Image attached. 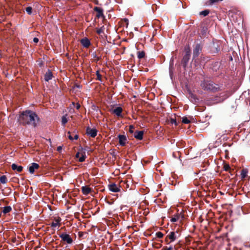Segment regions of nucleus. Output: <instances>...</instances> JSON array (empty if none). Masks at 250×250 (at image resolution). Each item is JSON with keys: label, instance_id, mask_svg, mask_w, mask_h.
Wrapping results in <instances>:
<instances>
[{"label": "nucleus", "instance_id": "1", "mask_svg": "<svg viewBox=\"0 0 250 250\" xmlns=\"http://www.w3.org/2000/svg\"><path fill=\"white\" fill-rule=\"evenodd\" d=\"M39 118L36 114L30 110L23 111L20 115L19 122L22 125H31L34 127L37 125L36 122L39 121Z\"/></svg>", "mask_w": 250, "mask_h": 250}, {"label": "nucleus", "instance_id": "2", "mask_svg": "<svg viewBox=\"0 0 250 250\" xmlns=\"http://www.w3.org/2000/svg\"><path fill=\"white\" fill-rule=\"evenodd\" d=\"M62 219L59 216L54 217L52 219V222L50 224V227L54 229H58L62 224Z\"/></svg>", "mask_w": 250, "mask_h": 250}, {"label": "nucleus", "instance_id": "3", "mask_svg": "<svg viewBox=\"0 0 250 250\" xmlns=\"http://www.w3.org/2000/svg\"><path fill=\"white\" fill-rule=\"evenodd\" d=\"M176 239V233L174 231L170 232L165 238V242L167 244L174 241Z\"/></svg>", "mask_w": 250, "mask_h": 250}, {"label": "nucleus", "instance_id": "4", "mask_svg": "<svg viewBox=\"0 0 250 250\" xmlns=\"http://www.w3.org/2000/svg\"><path fill=\"white\" fill-rule=\"evenodd\" d=\"M60 237L62 239L63 242L67 244H71L73 242V240L70 236L66 233H62L60 235Z\"/></svg>", "mask_w": 250, "mask_h": 250}, {"label": "nucleus", "instance_id": "5", "mask_svg": "<svg viewBox=\"0 0 250 250\" xmlns=\"http://www.w3.org/2000/svg\"><path fill=\"white\" fill-rule=\"evenodd\" d=\"M108 188L110 191L113 192H118L120 191V188L121 187L120 186H118L115 184L112 183L111 184H109L108 186Z\"/></svg>", "mask_w": 250, "mask_h": 250}, {"label": "nucleus", "instance_id": "6", "mask_svg": "<svg viewBox=\"0 0 250 250\" xmlns=\"http://www.w3.org/2000/svg\"><path fill=\"white\" fill-rule=\"evenodd\" d=\"M229 15L230 18H232L233 21H237L238 16H239V17L241 18V13L239 11L237 12L236 13H235L234 11L232 10L229 11Z\"/></svg>", "mask_w": 250, "mask_h": 250}, {"label": "nucleus", "instance_id": "7", "mask_svg": "<svg viewBox=\"0 0 250 250\" xmlns=\"http://www.w3.org/2000/svg\"><path fill=\"white\" fill-rule=\"evenodd\" d=\"M76 157L78 159L79 162H83L84 161L86 156L85 153L81 151L76 153Z\"/></svg>", "mask_w": 250, "mask_h": 250}, {"label": "nucleus", "instance_id": "8", "mask_svg": "<svg viewBox=\"0 0 250 250\" xmlns=\"http://www.w3.org/2000/svg\"><path fill=\"white\" fill-rule=\"evenodd\" d=\"M97 130L94 128L87 127L86 129V133L91 137H95L97 135Z\"/></svg>", "mask_w": 250, "mask_h": 250}, {"label": "nucleus", "instance_id": "9", "mask_svg": "<svg viewBox=\"0 0 250 250\" xmlns=\"http://www.w3.org/2000/svg\"><path fill=\"white\" fill-rule=\"evenodd\" d=\"M39 168V165L37 163H33L29 167V171L30 173H33L36 169Z\"/></svg>", "mask_w": 250, "mask_h": 250}, {"label": "nucleus", "instance_id": "10", "mask_svg": "<svg viewBox=\"0 0 250 250\" xmlns=\"http://www.w3.org/2000/svg\"><path fill=\"white\" fill-rule=\"evenodd\" d=\"M118 138L120 145L122 146H125L127 141L126 136L124 135H119Z\"/></svg>", "mask_w": 250, "mask_h": 250}, {"label": "nucleus", "instance_id": "11", "mask_svg": "<svg viewBox=\"0 0 250 250\" xmlns=\"http://www.w3.org/2000/svg\"><path fill=\"white\" fill-rule=\"evenodd\" d=\"M82 45L85 48H88L90 45V42L87 38H84L81 40Z\"/></svg>", "mask_w": 250, "mask_h": 250}, {"label": "nucleus", "instance_id": "12", "mask_svg": "<svg viewBox=\"0 0 250 250\" xmlns=\"http://www.w3.org/2000/svg\"><path fill=\"white\" fill-rule=\"evenodd\" d=\"M202 47H201L200 44H197L193 50V56L194 57H197L199 56L200 52L201 51Z\"/></svg>", "mask_w": 250, "mask_h": 250}, {"label": "nucleus", "instance_id": "13", "mask_svg": "<svg viewBox=\"0 0 250 250\" xmlns=\"http://www.w3.org/2000/svg\"><path fill=\"white\" fill-rule=\"evenodd\" d=\"M94 9L96 12H97L96 17L98 18L104 17L103 10L101 8L95 7Z\"/></svg>", "mask_w": 250, "mask_h": 250}, {"label": "nucleus", "instance_id": "14", "mask_svg": "<svg viewBox=\"0 0 250 250\" xmlns=\"http://www.w3.org/2000/svg\"><path fill=\"white\" fill-rule=\"evenodd\" d=\"M92 190V189L88 186H83L82 187V191L83 194L87 195L89 194Z\"/></svg>", "mask_w": 250, "mask_h": 250}, {"label": "nucleus", "instance_id": "15", "mask_svg": "<svg viewBox=\"0 0 250 250\" xmlns=\"http://www.w3.org/2000/svg\"><path fill=\"white\" fill-rule=\"evenodd\" d=\"M122 111L123 109L121 107H117L112 110V112L118 117L121 116Z\"/></svg>", "mask_w": 250, "mask_h": 250}, {"label": "nucleus", "instance_id": "16", "mask_svg": "<svg viewBox=\"0 0 250 250\" xmlns=\"http://www.w3.org/2000/svg\"><path fill=\"white\" fill-rule=\"evenodd\" d=\"M53 77L52 72L50 70H48L44 75V80L45 81L48 82L51 80Z\"/></svg>", "mask_w": 250, "mask_h": 250}, {"label": "nucleus", "instance_id": "17", "mask_svg": "<svg viewBox=\"0 0 250 250\" xmlns=\"http://www.w3.org/2000/svg\"><path fill=\"white\" fill-rule=\"evenodd\" d=\"M11 167L13 170H16L17 171H18L19 172H21L22 170V169H23L22 167H21V166H17L15 164H13L11 165Z\"/></svg>", "mask_w": 250, "mask_h": 250}, {"label": "nucleus", "instance_id": "18", "mask_svg": "<svg viewBox=\"0 0 250 250\" xmlns=\"http://www.w3.org/2000/svg\"><path fill=\"white\" fill-rule=\"evenodd\" d=\"M134 137L138 140H142L143 137V132L142 131L136 132L134 134Z\"/></svg>", "mask_w": 250, "mask_h": 250}, {"label": "nucleus", "instance_id": "19", "mask_svg": "<svg viewBox=\"0 0 250 250\" xmlns=\"http://www.w3.org/2000/svg\"><path fill=\"white\" fill-rule=\"evenodd\" d=\"M12 210V208L10 206L4 207L3 208L2 212L4 214H6L10 212Z\"/></svg>", "mask_w": 250, "mask_h": 250}, {"label": "nucleus", "instance_id": "20", "mask_svg": "<svg viewBox=\"0 0 250 250\" xmlns=\"http://www.w3.org/2000/svg\"><path fill=\"white\" fill-rule=\"evenodd\" d=\"M185 50H186V55H185L184 58L187 57L188 59V60L189 58V56H190V49L189 46H187L185 48Z\"/></svg>", "mask_w": 250, "mask_h": 250}, {"label": "nucleus", "instance_id": "21", "mask_svg": "<svg viewBox=\"0 0 250 250\" xmlns=\"http://www.w3.org/2000/svg\"><path fill=\"white\" fill-rule=\"evenodd\" d=\"M161 250H177V249L175 247L170 246L169 247L165 246Z\"/></svg>", "mask_w": 250, "mask_h": 250}, {"label": "nucleus", "instance_id": "22", "mask_svg": "<svg viewBox=\"0 0 250 250\" xmlns=\"http://www.w3.org/2000/svg\"><path fill=\"white\" fill-rule=\"evenodd\" d=\"M248 174V170L246 169H243L241 172V176L242 178H245Z\"/></svg>", "mask_w": 250, "mask_h": 250}, {"label": "nucleus", "instance_id": "23", "mask_svg": "<svg viewBox=\"0 0 250 250\" xmlns=\"http://www.w3.org/2000/svg\"><path fill=\"white\" fill-rule=\"evenodd\" d=\"M7 181V178H6V176L2 175V176L0 177V182L2 184H5V183H6Z\"/></svg>", "mask_w": 250, "mask_h": 250}, {"label": "nucleus", "instance_id": "24", "mask_svg": "<svg viewBox=\"0 0 250 250\" xmlns=\"http://www.w3.org/2000/svg\"><path fill=\"white\" fill-rule=\"evenodd\" d=\"M68 120L67 119V115H65L62 116V123L63 125H65V124L67 122Z\"/></svg>", "mask_w": 250, "mask_h": 250}, {"label": "nucleus", "instance_id": "25", "mask_svg": "<svg viewBox=\"0 0 250 250\" xmlns=\"http://www.w3.org/2000/svg\"><path fill=\"white\" fill-rule=\"evenodd\" d=\"M138 58L139 59L143 58L145 56V53L144 51H139L137 53Z\"/></svg>", "mask_w": 250, "mask_h": 250}, {"label": "nucleus", "instance_id": "26", "mask_svg": "<svg viewBox=\"0 0 250 250\" xmlns=\"http://www.w3.org/2000/svg\"><path fill=\"white\" fill-rule=\"evenodd\" d=\"M190 122V120L186 117H184L182 118V123L184 124H189Z\"/></svg>", "mask_w": 250, "mask_h": 250}, {"label": "nucleus", "instance_id": "27", "mask_svg": "<svg viewBox=\"0 0 250 250\" xmlns=\"http://www.w3.org/2000/svg\"><path fill=\"white\" fill-rule=\"evenodd\" d=\"M209 13L208 10H205L200 12V15H203L204 16H207Z\"/></svg>", "mask_w": 250, "mask_h": 250}, {"label": "nucleus", "instance_id": "28", "mask_svg": "<svg viewBox=\"0 0 250 250\" xmlns=\"http://www.w3.org/2000/svg\"><path fill=\"white\" fill-rule=\"evenodd\" d=\"M156 236L158 238H162L163 237L164 234H163V233L162 232H161L160 231H159V232H156Z\"/></svg>", "mask_w": 250, "mask_h": 250}, {"label": "nucleus", "instance_id": "29", "mask_svg": "<svg viewBox=\"0 0 250 250\" xmlns=\"http://www.w3.org/2000/svg\"><path fill=\"white\" fill-rule=\"evenodd\" d=\"M32 8L31 7L29 6V7H26V11L28 14L30 15L32 13Z\"/></svg>", "mask_w": 250, "mask_h": 250}, {"label": "nucleus", "instance_id": "30", "mask_svg": "<svg viewBox=\"0 0 250 250\" xmlns=\"http://www.w3.org/2000/svg\"><path fill=\"white\" fill-rule=\"evenodd\" d=\"M179 219L178 216H175L173 217H172L170 219L171 222H175Z\"/></svg>", "mask_w": 250, "mask_h": 250}, {"label": "nucleus", "instance_id": "31", "mask_svg": "<svg viewBox=\"0 0 250 250\" xmlns=\"http://www.w3.org/2000/svg\"><path fill=\"white\" fill-rule=\"evenodd\" d=\"M96 75H97V79L99 81H101V75L100 74L99 71H97Z\"/></svg>", "mask_w": 250, "mask_h": 250}, {"label": "nucleus", "instance_id": "32", "mask_svg": "<svg viewBox=\"0 0 250 250\" xmlns=\"http://www.w3.org/2000/svg\"><path fill=\"white\" fill-rule=\"evenodd\" d=\"M229 168H230V167H229V165L226 164V165H224V169L225 170L228 171V170H229Z\"/></svg>", "mask_w": 250, "mask_h": 250}, {"label": "nucleus", "instance_id": "33", "mask_svg": "<svg viewBox=\"0 0 250 250\" xmlns=\"http://www.w3.org/2000/svg\"><path fill=\"white\" fill-rule=\"evenodd\" d=\"M170 123L171 124H174L175 125H177V122L175 119H171L170 120Z\"/></svg>", "mask_w": 250, "mask_h": 250}, {"label": "nucleus", "instance_id": "34", "mask_svg": "<svg viewBox=\"0 0 250 250\" xmlns=\"http://www.w3.org/2000/svg\"><path fill=\"white\" fill-rule=\"evenodd\" d=\"M103 32V30L102 28H99L97 30V33L98 34H100Z\"/></svg>", "mask_w": 250, "mask_h": 250}, {"label": "nucleus", "instance_id": "35", "mask_svg": "<svg viewBox=\"0 0 250 250\" xmlns=\"http://www.w3.org/2000/svg\"><path fill=\"white\" fill-rule=\"evenodd\" d=\"M68 138H69L70 140H74L73 137H72V136H71V134H70V132L69 131V132H68Z\"/></svg>", "mask_w": 250, "mask_h": 250}, {"label": "nucleus", "instance_id": "36", "mask_svg": "<svg viewBox=\"0 0 250 250\" xmlns=\"http://www.w3.org/2000/svg\"><path fill=\"white\" fill-rule=\"evenodd\" d=\"M134 128L133 126L132 125L129 126V131L130 132H133V129Z\"/></svg>", "mask_w": 250, "mask_h": 250}, {"label": "nucleus", "instance_id": "37", "mask_svg": "<svg viewBox=\"0 0 250 250\" xmlns=\"http://www.w3.org/2000/svg\"><path fill=\"white\" fill-rule=\"evenodd\" d=\"M33 41L34 42L37 43L39 42V39L37 38H34L33 39Z\"/></svg>", "mask_w": 250, "mask_h": 250}, {"label": "nucleus", "instance_id": "38", "mask_svg": "<svg viewBox=\"0 0 250 250\" xmlns=\"http://www.w3.org/2000/svg\"><path fill=\"white\" fill-rule=\"evenodd\" d=\"M78 137H79L78 135H77V134H75V135H74V136L73 138H74V139H75V140H77V139H78Z\"/></svg>", "mask_w": 250, "mask_h": 250}, {"label": "nucleus", "instance_id": "39", "mask_svg": "<svg viewBox=\"0 0 250 250\" xmlns=\"http://www.w3.org/2000/svg\"><path fill=\"white\" fill-rule=\"evenodd\" d=\"M62 149V146H59L57 147V150L60 151Z\"/></svg>", "mask_w": 250, "mask_h": 250}, {"label": "nucleus", "instance_id": "40", "mask_svg": "<svg viewBox=\"0 0 250 250\" xmlns=\"http://www.w3.org/2000/svg\"><path fill=\"white\" fill-rule=\"evenodd\" d=\"M80 104H79L77 103L76 104V108L77 109H79L80 108Z\"/></svg>", "mask_w": 250, "mask_h": 250}, {"label": "nucleus", "instance_id": "41", "mask_svg": "<svg viewBox=\"0 0 250 250\" xmlns=\"http://www.w3.org/2000/svg\"><path fill=\"white\" fill-rule=\"evenodd\" d=\"M205 89H210L211 88H210V87H205Z\"/></svg>", "mask_w": 250, "mask_h": 250}]
</instances>
